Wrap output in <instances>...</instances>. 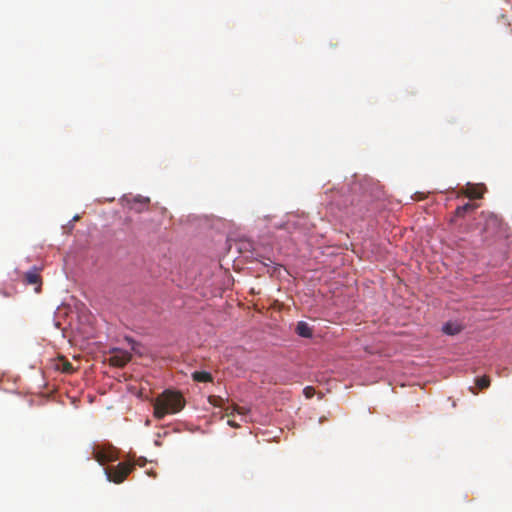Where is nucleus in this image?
I'll return each instance as SVG.
<instances>
[{"label": "nucleus", "instance_id": "nucleus-1", "mask_svg": "<svg viewBox=\"0 0 512 512\" xmlns=\"http://www.w3.org/2000/svg\"><path fill=\"white\" fill-rule=\"evenodd\" d=\"M185 406V399L180 392L165 390L154 402V417L163 419L167 414L180 412Z\"/></svg>", "mask_w": 512, "mask_h": 512}, {"label": "nucleus", "instance_id": "nucleus-2", "mask_svg": "<svg viewBox=\"0 0 512 512\" xmlns=\"http://www.w3.org/2000/svg\"><path fill=\"white\" fill-rule=\"evenodd\" d=\"M134 464L122 462L116 466H110L104 469L105 475L110 482L116 484L122 483L127 476L133 471Z\"/></svg>", "mask_w": 512, "mask_h": 512}, {"label": "nucleus", "instance_id": "nucleus-3", "mask_svg": "<svg viewBox=\"0 0 512 512\" xmlns=\"http://www.w3.org/2000/svg\"><path fill=\"white\" fill-rule=\"evenodd\" d=\"M92 456L100 465H104L118 460V450L112 445H101L94 447Z\"/></svg>", "mask_w": 512, "mask_h": 512}, {"label": "nucleus", "instance_id": "nucleus-4", "mask_svg": "<svg viewBox=\"0 0 512 512\" xmlns=\"http://www.w3.org/2000/svg\"><path fill=\"white\" fill-rule=\"evenodd\" d=\"M208 401L211 405L215 407H220L225 410L226 416L231 417L235 413L244 416L247 410L243 407H239L238 405L233 404L231 407H226L225 404L228 402L227 399L222 398L221 396L211 395L208 398Z\"/></svg>", "mask_w": 512, "mask_h": 512}, {"label": "nucleus", "instance_id": "nucleus-5", "mask_svg": "<svg viewBox=\"0 0 512 512\" xmlns=\"http://www.w3.org/2000/svg\"><path fill=\"white\" fill-rule=\"evenodd\" d=\"M131 353L121 349L113 350L109 362L115 367H124L131 360Z\"/></svg>", "mask_w": 512, "mask_h": 512}, {"label": "nucleus", "instance_id": "nucleus-6", "mask_svg": "<svg viewBox=\"0 0 512 512\" xmlns=\"http://www.w3.org/2000/svg\"><path fill=\"white\" fill-rule=\"evenodd\" d=\"M149 203L150 199L141 195L135 196L132 199H127L129 209L134 210L137 213L147 210Z\"/></svg>", "mask_w": 512, "mask_h": 512}, {"label": "nucleus", "instance_id": "nucleus-7", "mask_svg": "<svg viewBox=\"0 0 512 512\" xmlns=\"http://www.w3.org/2000/svg\"><path fill=\"white\" fill-rule=\"evenodd\" d=\"M39 269L34 266L29 271H27L24 275V281L28 285H36L35 291L40 292L41 290V276L39 273Z\"/></svg>", "mask_w": 512, "mask_h": 512}, {"label": "nucleus", "instance_id": "nucleus-8", "mask_svg": "<svg viewBox=\"0 0 512 512\" xmlns=\"http://www.w3.org/2000/svg\"><path fill=\"white\" fill-rule=\"evenodd\" d=\"M464 194L470 199H479L483 196L481 187L477 185H468L465 189Z\"/></svg>", "mask_w": 512, "mask_h": 512}, {"label": "nucleus", "instance_id": "nucleus-9", "mask_svg": "<svg viewBox=\"0 0 512 512\" xmlns=\"http://www.w3.org/2000/svg\"><path fill=\"white\" fill-rule=\"evenodd\" d=\"M296 333L304 338H310L313 335V331L311 327L303 321L298 322L296 326Z\"/></svg>", "mask_w": 512, "mask_h": 512}, {"label": "nucleus", "instance_id": "nucleus-10", "mask_svg": "<svg viewBox=\"0 0 512 512\" xmlns=\"http://www.w3.org/2000/svg\"><path fill=\"white\" fill-rule=\"evenodd\" d=\"M477 208L476 204L466 203L458 206L455 210L454 217H464L466 213L471 212Z\"/></svg>", "mask_w": 512, "mask_h": 512}, {"label": "nucleus", "instance_id": "nucleus-11", "mask_svg": "<svg viewBox=\"0 0 512 512\" xmlns=\"http://www.w3.org/2000/svg\"><path fill=\"white\" fill-rule=\"evenodd\" d=\"M192 379L196 382H211L212 375L206 371H195L192 373Z\"/></svg>", "mask_w": 512, "mask_h": 512}, {"label": "nucleus", "instance_id": "nucleus-12", "mask_svg": "<svg viewBox=\"0 0 512 512\" xmlns=\"http://www.w3.org/2000/svg\"><path fill=\"white\" fill-rule=\"evenodd\" d=\"M442 330L447 335H456L461 332L462 327L457 323L448 322L443 326Z\"/></svg>", "mask_w": 512, "mask_h": 512}, {"label": "nucleus", "instance_id": "nucleus-13", "mask_svg": "<svg viewBox=\"0 0 512 512\" xmlns=\"http://www.w3.org/2000/svg\"><path fill=\"white\" fill-rule=\"evenodd\" d=\"M476 385L479 389H486L490 386V378L488 376H482L476 379Z\"/></svg>", "mask_w": 512, "mask_h": 512}, {"label": "nucleus", "instance_id": "nucleus-14", "mask_svg": "<svg viewBox=\"0 0 512 512\" xmlns=\"http://www.w3.org/2000/svg\"><path fill=\"white\" fill-rule=\"evenodd\" d=\"M61 370L64 373H72L73 372V366H72V364L69 361L62 360Z\"/></svg>", "mask_w": 512, "mask_h": 512}, {"label": "nucleus", "instance_id": "nucleus-15", "mask_svg": "<svg viewBox=\"0 0 512 512\" xmlns=\"http://www.w3.org/2000/svg\"><path fill=\"white\" fill-rule=\"evenodd\" d=\"M303 392H304V395L306 396V398H312L315 393V390L313 387L307 386L304 388Z\"/></svg>", "mask_w": 512, "mask_h": 512}, {"label": "nucleus", "instance_id": "nucleus-16", "mask_svg": "<svg viewBox=\"0 0 512 512\" xmlns=\"http://www.w3.org/2000/svg\"><path fill=\"white\" fill-rule=\"evenodd\" d=\"M231 427H239V424L236 423L234 420L232 419H229L228 422H227Z\"/></svg>", "mask_w": 512, "mask_h": 512}]
</instances>
